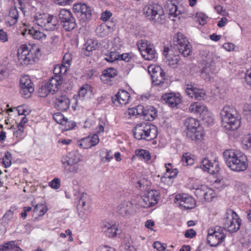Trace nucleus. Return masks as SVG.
I'll use <instances>...</instances> for the list:
<instances>
[{
    "label": "nucleus",
    "mask_w": 251,
    "mask_h": 251,
    "mask_svg": "<svg viewBox=\"0 0 251 251\" xmlns=\"http://www.w3.org/2000/svg\"><path fill=\"white\" fill-rule=\"evenodd\" d=\"M174 57L167 58L168 65L173 66L176 64L179 60V53L181 54L184 57L188 56L192 52V46L186 37L180 32L175 34L173 37Z\"/></svg>",
    "instance_id": "f257e3e1"
},
{
    "label": "nucleus",
    "mask_w": 251,
    "mask_h": 251,
    "mask_svg": "<svg viewBox=\"0 0 251 251\" xmlns=\"http://www.w3.org/2000/svg\"><path fill=\"white\" fill-rule=\"evenodd\" d=\"M223 157L227 166L233 171L243 172L248 168L247 156L239 151L226 150L223 152Z\"/></svg>",
    "instance_id": "f03ea898"
},
{
    "label": "nucleus",
    "mask_w": 251,
    "mask_h": 251,
    "mask_svg": "<svg viewBox=\"0 0 251 251\" xmlns=\"http://www.w3.org/2000/svg\"><path fill=\"white\" fill-rule=\"evenodd\" d=\"M222 124L227 132L237 130L241 125L240 114L233 106H225L220 112Z\"/></svg>",
    "instance_id": "7ed1b4c3"
},
{
    "label": "nucleus",
    "mask_w": 251,
    "mask_h": 251,
    "mask_svg": "<svg viewBox=\"0 0 251 251\" xmlns=\"http://www.w3.org/2000/svg\"><path fill=\"white\" fill-rule=\"evenodd\" d=\"M200 56L204 64L201 74L205 73L206 75L210 76L218 72L219 69L215 64L219 61V55L207 50H201L200 51Z\"/></svg>",
    "instance_id": "20e7f679"
},
{
    "label": "nucleus",
    "mask_w": 251,
    "mask_h": 251,
    "mask_svg": "<svg viewBox=\"0 0 251 251\" xmlns=\"http://www.w3.org/2000/svg\"><path fill=\"white\" fill-rule=\"evenodd\" d=\"M39 51L40 49L36 46L23 45L18 50V60L23 65L32 64L38 60Z\"/></svg>",
    "instance_id": "39448f33"
},
{
    "label": "nucleus",
    "mask_w": 251,
    "mask_h": 251,
    "mask_svg": "<svg viewBox=\"0 0 251 251\" xmlns=\"http://www.w3.org/2000/svg\"><path fill=\"white\" fill-rule=\"evenodd\" d=\"M186 127L187 137L192 140L201 141L203 139L204 132L200 122L193 118H187L184 123Z\"/></svg>",
    "instance_id": "423d86ee"
},
{
    "label": "nucleus",
    "mask_w": 251,
    "mask_h": 251,
    "mask_svg": "<svg viewBox=\"0 0 251 251\" xmlns=\"http://www.w3.org/2000/svg\"><path fill=\"white\" fill-rule=\"evenodd\" d=\"M134 137L138 140L151 141L157 135V127L152 125L146 123L138 124L133 129Z\"/></svg>",
    "instance_id": "0eeeda50"
},
{
    "label": "nucleus",
    "mask_w": 251,
    "mask_h": 251,
    "mask_svg": "<svg viewBox=\"0 0 251 251\" xmlns=\"http://www.w3.org/2000/svg\"><path fill=\"white\" fill-rule=\"evenodd\" d=\"M146 18L154 24H162L165 22V15L162 7L158 4L146 5L143 9Z\"/></svg>",
    "instance_id": "6e6552de"
},
{
    "label": "nucleus",
    "mask_w": 251,
    "mask_h": 251,
    "mask_svg": "<svg viewBox=\"0 0 251 251\" xmlns=\"http://www.w3.org/2000/svg\"><path fill=\"white\" fill-rule=\"evenodd\" d=\"M241 222V220L233 210L227 209L223 219V227L226 231L235 232L239 229Z\"/></svg>",
    "instance_id": "1a4fd4ad"
},
{
    "label": "nucleus",
    "mask_w": 251,
    "mask_h": 251,
    "mask_svg": "<svg viewBox=\"0 0 251 251\" xmlns=\"http://www.w3.org/2000/svg\"><path fill=\"white\" fill-rule=\"evenodd\" d=\"M226 236V230L223 227H211L208 230L207 242L211 247H216L224 241Z\"/></svg>",
    "instance_id": "9d476101"
},
{
    "label": "nucleus",
    "mask_w": 251,
    "mask_h": 251,
    "mask_svg": "<svg viewBox=\"0 0 251 251\" xmlns=\"http://www.w3.org/2000/svg\"><path fill=\"white\" fill-rule=\"evenodd\" d=\"M58 18L60 25L65 31H71L76 27L75 19L70 10L61 9L59 11Z\"/></svg>",
    "instance_id": "9b49d317"
},
{
    "label": "nucleus",
    "mask_w": 251,
    "mask_h": 251,
    "mask_svg": "<svg viewBox=\"0 0 251 251\" xmlns=\"http://www.w3.org/2000/svg\"><path fill=\"white\" fill-rule=\"evenodd\" d=\"M62 78L61 75L52 76L46 84L43 86L40 91L41 97H44L49 94H53L58 90V86L61 84Z\"/></svg>",
    "instance_id": "f8f14e48"
},
{
    "label": "nucleus",
    "mask_w": 251,
    "mask_h": 251,
    "mask_svg": "<svg viewBox=\"0 0 251 251\" xmlns=\"http://www.w3.org/2000/svg\"><path fill=\"white\" fill-rule=\"evenodd\" d=\"M174 202L182 209H191L196 205L195 199L186 194H178L174 199Z\"/></svg>",
    "instance_id": "ddd939ff"
},
{
    "label": "nucleus",
    "mask_w": 251,
    "mask_h": 251,
    "mask_svg": "<svg viewBox=\"0 0 251 251\" xmlns=\"http://www.w3.org/2000/svg\"><path fill=\"white\" fill-rule=\"evenodd\" d=\"M73 11L80 21L84 22L90 20L92 16L91 8L85 3H76L73 5Z\"/></svg>",
    "instance_id": "4468645a"
},
{
    "label": "nucleus",
    "mask_w": 251,
    "mask_h": 251,
    "mask_svg": "<svg viewBox=\"0 0 251 251\" xmlns=\"http://www.w3.org/2000/svg\"><path fill=\"white\" fill-rule=\"evenodd\" d=\"M159 193L154 189L149 190L141 197L139 203L142 207L149 208L156 204L158 200Z\"/></svg>",
    "instance_id": "2eb2a0df"
},
{
    "label": "nucleus",
    "mask_w": 251,
    "mask_h": 251,
    "mask_svg": "<svg viewBox=\"0 0 251 251\" xmlns=\"http://www.w3.org/2000/svg\"><path fill=\"white\" fill-rule=\"evenodd\" d=\"M189 111L194 113L199 114L202 116V120L210 125L213 123V119L209 117V113L206 106L199 102H195L190 105L189 108Z\"/></svg>",
    "instance_id": "dca6fc26"
},
{
    "label": "nucleus",
    "mask_w": 251,
    "mask_h": 251,
    "mask_svg": "<svg viewBox=\"0 0 251 251\" xmlns=\"http://www.w3.org/2000/svg\"><path fill=\"white\" fill-rule=\"evenodd\" d=\"M20 93L24 98H29L34 91V84L28 75L22 76L20 81Z\"/></svg>",
    "instance_id": "f3484780"
},
{
    "label": "nucleus",
    "mask_w": 251,
    "mask_h": 251,
    "mask_svg": "<svg viewBox=\"0 0 251 251\" xmlns=\"http://www.w3.org/2000/svg\"><path fill=\"white\" fill-rule=\"evenodd\" d=\"M201 166L203 170L211 174L218 173L220 169L218 161L215 159L209 160L207 157H205L201 160Z\"/></svg>",
    "instance_id": "a211bd4d"
},
{
    "label": "nucleus",
    "mask_w": 251,
    "mask_h": 251,
    "mask_svg": "<svg viewBox=\"0 0 251 251\" xmlns=\"http://www.w3.org/2000/svg\"><path fill=\"white\" fill-rule=\"evenodd\" d=\"M70 100L66 95L57 94L54 101V107L61 111H66L70 107Z\"/></svg>",
    "instance_id": "6ab92c4d"
},
{
    "label": "nucleus",
    "mask_w": 251,
    "mask_h": 251,
    "mask_svg": "<svg viewBox=\"0 0 251 251\" xmlns=\"http://www.w3.org/2000/svg\"><path fill=\"white\" fill-rule=\"evenodd\" d=\"M130 98V94L127 91L121 90L112 97V101L115 106H122L129 102Z\"/></svg>",
    "instance_id": "aec40b11"
},
{
    "label": "nucleus",
    "mask_w": 251,
    "mask_h": 251,
    "mask_svg": "<svg viewBox=\"0 0 251 251\" xmlns=\"http://www.w3.org/2000/svg\"><path fill=\"white\" fill-rule=\"evenodd\" d=\"M116 211L123 217H128L133 212V205L129 201H122L117 206Z\"/></svg>",
    "instance_id": "412c9836"
},
{
    "label": "nucleus",
    "mask_w": 251,
    "mask_h": 251,
    "mask_svg": "<svg viewBox=\"0 0 251 251\" xmlns=\"http://www.w3.org/2000/svg\"><path fill=\"white\" fill-rule=\"evenodd\" d=\"M161 99L172 107H176L181 102L179 93H166L162 96Z\"/></svg>",
    "instance_id": "4be33fe9"
},
{
    "label": "nucleus",
    "mask_w": 251,
    "mask_h": 251,
    "mask_svg": "<svg viewBox=\"0 0 251 251\" xmlns=\"http://www.w3.org/2000/svg\"><path fill=\"white\" fill-rule=\"evenodd\" d=\"M63 167L78 164L80 161L78 154L75 151H72L63 155L61 159Z\"/></svg>",
    "instance_id": "5701e85b"
},
{
    "label": "nucleus",
    "mask_w": 251,
    "mask_h": 251,
    "mask_svg": "<svg viewBox=\"0 0 251 251\" xmlns=\"http://www.w3.org/2000/svg\"><path fill=\"white\" fill-rule=\"evenodd\" d=\"M185 92L190 97L198 100H203L205 96V92L203 89H198L191 84L187 85Z\"/></svg>",
    "instance_id": "b1692460"
},
{
    "label": "nucleus",
    "mask_w": 251,
    "mask_h": 251,
    "mask_svg": "<svg viewBox=\"0 0 251 251\" xmlns=\"http://www.w3.org/2000/svg\"><path fill=\"white\" fill-rule=\"evenodd\" d=\"M100 141L98 135L94 134L92 136H87L81 139L79 141V146L83 149H89L95 146Z\"/></svg>",
    "instance_id": "393cba45"
},
{
    "label": "nucleus",
    "mask_w": 251,
    "mask_h": 251,
    "mask_svg": "<svg viewBox=\"0 0 251 251\" xmlns=\"http://www.w3.org/2000/svg\"><path fill=\"white\" fill-rule=\"evenodd\" d=\"M97 44V42L92 39L85 40L82 48L84 54L87 56H90L92 51L96 49Z\"/></svg>",
    "instance_id": "a878e982"
},
{
    "label": "nucleus",
    "mask_w": 251,
    "mask_h": 251,
    "mask_svg": "<svg viewBox=\"0 0 251 251\" xmlns=\"http://www.w3.org/2000/svg\"><path fill=\"white\" fill-rule=\"evenodd\" d=\"M165 73L164 70H161L159 73L151 75L152 82L154 85L167 86V83L164 82Z\"/></svg>",
    "instance_id": "bb28decb"
},
{
    "label": "nucleus",
    "mask_w": 251,
    "mask_h": 251,
    "mask_svg": "<svg viewBox=\"0 0 251 251\" xmlns=\"http://www.w3.org/2000/svg\"><path fill=\"white\" fill-rule=\"evenodd\" d=\"M145 60H155L157 58V53L156 52L154 46L149 44V47L141 54Z\"/></svg>",
    "instance_id": "cd10ccee"
},
{
    "label": "nucleus",
    "mask_w": 251,
    "mask_h": 251,
    "mask_svg": "<svg viewBox=\"0 0 251 251\" xmlns=\"http://www.w3.org/2000/svg\"><path fill=\"white\" fill-rule=\"evenodd\" d=\"M19 18V13L18 10L12 7L10 9L9 15L6 17V23L10 26L15 25Z\"/></svg>",
    "instance_id": "c85d7f7f"
},
{
    "label": "nucleus",
    "mask_w": 251,
    "mask_h": 251,
    "mask_svg": "<svg viewBox=\"0 0 251 251\" xmlns=\"http://www.w3.org/2000/svg\"><path fill=\"white\" fill-rule=\"evenodd\" d=\"M90 205V197L86 193H83L79 198L77 205L78 210H87Z\"/></svg>",
    "instance_id": "c756f323"
},
{
    "label": "nucleus",
    "mask_w": 251,
    "mask_h": 251,
    "mask_svg": "<svg viewBox=\"0 0 251 251\" xmlns=\"http://www.w3.org/2000/svg\"><path fill=\"white\" fill-rule=\"evenodd\" d=\"M79 166L78 163L69 166H65L63 169L65 177L67 178L74 177L78 172Z\"/></svg>",
    "instance_id": "7c9ffc66"
},
{
    "label": "nucleus",
    "mask_w": 251,
    "mask_h": 251,
    "mask_svg": "<svg viewBox=\"0 0 251 251\" xmlns=\"http://www.w3.org/2000/svg\"><path fill=\"white\" fill-rule=\"evenodd\" d=\"M50 16L46 13L38 14L34 16V21L36 24L44 28Z\"/></svg>",
    "instance_id": "2f4dec72"
},
{
    "label": "nucleus",
    "mask_w": 251,
    "mask_h": 251,
    "mask_svg": "<svg viewBox=\"0 0 251 251\" xmlns=\"http://www.w3.org/2000/svg\"><path fill=\"white\" fill-rule=\"evenodd\" d=\"M144 118L146 121H153L157 116V110L154 107L148 105L146 107Z\"/></svg>",
    "instance_id": "473e14b6"
},
{
    "label": "nucleus",
    "mask_w": 251,
    "mask_h": 251,
    "mask_svg": "<svg viewBox=\"0 0 251 251\" xmlns=\"http://www.w3.org/2000/svg\"><path fill=\"white\" fill-rule=\"evenodd\" d=\"M131 58V55L129 53L117 54L116 52L111 51V63H113L115 61L118 60H123L128 62L130 61Z\"/></svg>",
    "instance_id": "72a5a7b5"
},
{
    "label": "nucleus",
    "mask_w": 251,
    "mask_h": 251,
    "mask_svg": "<svg viewBox=\"0 0 251 251\" xmlns=\"http://www.w3.org/2000/svg\"><path fill=\"white\" fill-rule=\"evenodd\" d=\"M59 26V24L57 18L51 15L44 28L46 30H54L58 29Z\"/></svg>",
    "instance_id": "f704fd0d"
},
{
    "label": "nucleus",
    "mask_w": 251,
    "mask_h": 251,
    "mask_svg": "<svg viewBox=\"0 0 251 251\" xmlns=\"http://www.w3.org/2000/svg\"><path fill=\"white\" fill-rule=\"evenodd\" d=\"M27 34L30 35L33 38L38 40H43L46 38V34L44 32L36 30L33 27L26 30Z\"/></svg>",
    "instance_id": "c9c22d12"
},
{
    "label": "nucleus",
    "mask_w": 251,
    "mask_h": 251,
    "mask_svg": "<svg viewBox=\"0 0 251 251\" xmlns=\"http://www.w3.org/2000/svg\"><path fill=\"white\" fill-rule=\"evenodd\" d=\"M193 155L189 152L184 153L181 157V162L183 166H191L194 163Z\"/></svg>",
    "instance_id": "e433bc0d"
},
{
    "label": "nucleus",
    "mask_w": 251,
    "mask_h": 251,
    "mask_svg": "<svg viewBox=\"0 0 251 251\" xmlns=\"http://www.w3.org/2000/svg\"><path fill=\"white\" fill-rule=\"evenodd\" d=\"M110 30V26L105 23L101 24L96 29V33L98 36L104 37L108 35Z\"/></svg>",
    "instance_id": "4c0bfd02"
},
{
    "label": "nucleus",
    "mask_w": 251,
    "mask_h": 251,
    "mask_svg": "<svg viewBox=\"0 0 251 251\" xmlns=\"http://www.w3.org/2000/svg\"><path fill=\"white\" fill-rule=\"evenodd\" d=\"M166 174L165 177L170 178H174L177 175L178 171L176 169H171L172 164L171 163L166 164Z\"/></svg>",
    "instance_id": "58836bf2"
},
{
    "label": "nucleus",
    "mask_w": 251,
    "mask_h": 251,
    "mask_svg": "<svg viewBox=\"0 0 251 251\" xmlns=\"http://www.w3.org/2000/svg\"><path fill=\"white\" fill-rule=\"evenodd\" d=\"M241 145L244 149L251 148V134L249 133L242 137Z\"/></svg>",
    "instance_id": "ea45409f"
},
{
    "label": "nucleus",
    "mask_w": 251,
    "mask_h": 251,
    "mask_svg": "<svg viewBox=\"0 0 251 251\" xmlns=\"http://www.w3.org/2000/svg\"><path fill=\"white\" fill-rule=\"evenodd\" d=\"M100 78L103 84L109 85L110 82V68H108L102 71Z\"/></svg>",
    "instance_id": "a19ab883"
},
{
    "label": "nucleus",
    "mask_w": 251,
    "mask_h": 251,
    "mask_svg": "<svg viewBox=\"0 0 251 251\" xmlns=\"http://www.w3.org/2000/svg\"><path fill=\"white\" fill-rule=\"evenodd\" d=\"M48 208L43 203H38L35 204L33 209V211L35 213H38L39 216L44 215L47 212Z\"/></svg>",
    "instance_id": "79ce46f5"
},
{
    "label": "nucleus",
    "mask_w": 251,
    "mask_h": 251,
    "mask_svg": "<svg viewBox=\"0 0 251 251\" xmlns=\"http://www.w3.org/2000/svg\"><path fill=\"white\" fill-rule=\"evenodd\" d=\"M136 153L137 156L140 158L143 159L146 161H148L151 159V154L150 152L143 149H141L136 151Z\"/></svg>",
    "instance_id": "37998d69"
},
{
    "label": "nucleus",
    "mask_w": 251,
    "mask_h": 251,
    "mask_svg": "<svg viewBox=\"0 0 251 251\" xmlns=\"http://www.w3.org/2000/svg\"><path fill=\"white\" fill-rule=\"evenodd\" d=\"M122 233V230L119 228V224L115 223L111 225V237H117Z\"/></svg>",
    "instance_id": "c03bdc74"
},
{
    "label": "nucleus",
    "mask_w": 251,
    "mask_h": 251,
    "mask_svg": "<svg viewBox=\"0 0 251 251\" xmlns=\"http://www.w3.org/2000/svg\"><path fill=\"white\" fill-rule=\"evenodd\" d=\"M205 189V192L204 193L203 198L205 200L210 201L215 197V194L213 193V191L212 189L206 187H204Z\"/></svg>",
    "instance_id": "a18cd8bd"
},
{
    "label": "nucleus",
    "mask_w": 251,
    "mask_h": 251,
    "mask_svg": "<svg viewBox=\"0 0 251 251\" xmlns=\"http://www.w3.org/2000/svg\"><path fill=\"white\" fill-rule=\"evenodd\" d=\"M14 241H11L0 245V251H11L12 247H14Z\"/></svg>",
    "instance_id": "49530a36"
},
{
    "label": "nucleus",
    "mask_w": 251,
    "mask_h": 251,
    "mask_svg": "<svg viewBox=\"0 0 251 251\" xmlns=\"http://www.w3.org/2000/svg\"><path fill=\"white\" fill-rule=\"evenodd\" d=\"M3 164L5 168H7L11 165V154L7 151L2 159Z\"/></svg>",
    "instance_id": "de8ad7c7"
},
{
    "label": "nucleus",
    "mask_w": 251,
    "mask_h": 251,
    "mask_svg": "<svg viewBox=\"0 0 251 251\" xmlns=\"http://www.w3.org/2000/svg\"><path fill=\"white\" fill-rule=\"evenodd\" d=\"M53 118L56 123L61 125H64L66 119L65 118L64 115L60 112L55 113L53 115Z\"/></svg>",
    "instance_id": "09e8293b"
},
{
    "label": "nucleus",
    "mask_w": 251,
    "mask_h": 251,
    "mask_svg": "<svg viewBox=\"0 0 251 251\" xmlns=\"http://www.w3.org/2000/svg\"><path fill=\"white\" fill-rule=\"evenodd\" d=\"M196 18L199 24L201 25H204L207 22L208 17L203 13H197Z\"/></svg>",
    "instance_id": "8fccbe9b"
},
{
    "label": "nucleus",
    "mask_w": 251,
    "mask_h": 251,
    "mask_svg": "<svg viewBox=\"0 0 251 251\" xmlns=\"http://www.w3.org/2000/svg\"><path fill=\"white\" fill-rule=\"evenodd\" d=\"M13 217V212L11 210H9L5 213L1 220L4 223L7 224L12 219Z\"/></svg>",
    "instance_id": "3c124183"
},
{
    "label": "nucleus",
    "mask_w": 251,
    "mask_h": 251,
    "mask_svg": "<svg viewBox=\"0 0 251 251\" xmlns=\"http://www.w3.org/2000/svg\"><path fill=\"white\" fill-rule=\"evenodd\" d=\"M243 113L248 120H251V104L246 103L244 105Z\"/></svg>",
    "instance_id": "603ef678"
},
{
    "label": "nucleus",
    "mask_w": 251,
    "mask_h": 251,
    "mask_svg": "<svg viewBox=\"0 0 251 251\" xmlns=\"http://www.w3.org/2000/svg\"><path fill=\"white\" fill-rule=\"evenodd\" d=\"M137 46L139 50L142 54V52L145 50L149 47V44L148 43V42L146 40H141L138 42Z\"/></svg>",
    "instance_id": "864d4df0"
},
{
    "label": "nucleus",
    "mask_w": 251,
    "mask_h": 251,
    "mask_svg": "<svg viewBox=\"0 0 251 251\" xmlns=\"http://www.w3.org/2000/svg\"><path fill=\"white\" fill-rule=\"evenodd\" d=\"M122 46L121 39L119 37L115 38L113 39L112 42V49H113V51L116 52V51L120 50Z\"/></svg>",
    "instance_id": "5fc2aeb1"
},
{
    "label": "nucleus",
    "mask_w": 251,
    "mask_h": 251,
    "mask_svg": "<svg viewBox=\"0 0 251 251\" xmlns=\"http://www.w3.org/2000/svg\"><path fill=\"white\" fill-rule=\"evenodd\" d=\"M60 179L58 178H54L49 183V186L52 189H58L60 187Z\"/></svg>",
    "instance_id": "6e6d98bb"
},
{
    "label": "nucleus",
    "mask_w": 251,
    "mask_h": 251,
    "mask_svg": "<svg viewBox=\"0 0 251 251\" xmlns=\"http://www.w3.org/2000/svg\"><path fill=\"white\" fill-rule=\"evenodd\" d=\"M72 61V55L70 53H66L63 58L62 63L71 66Z\"/></svg>",
    "instance_id": "4d7b16f0"
},
{
    "label": "nucleus",
    "mask_w": 251,
    "mask_h": 251,
    "mask_svg": "<svg viewBox=\"0 0 251 251\" xmlns=\"http://www.w3.org/2000/svg\"><path fill=\"white\" fill-rule=\"evenodd\" d=\"M204 187H206V186L201 185L200 187L195 188V194L197 197L203 198L205 191V189L203 188Z\"/></svg>",
    "instance_id": "13d9d810"
},
{
    "label": "nucleus",
    "mask_w": 251,
    "mask_h": 251,
    "mask_svg": "<svg viewBox=\"0 0 251 251\" xmlns=\"http://www.w3.org/2000/svg\"><path fill=\"white\" fill-rule=\"evenodd\" d=\"M100 156L101 158L102 162L109 161V152L107 150H102L100 152Z\"/></svg>",
    "instance_id": "bf43d9fd"
},
{
    "label": "nucleus",
    "mask_w": 251,
    "mask_h": 251,
    "mask_svg": "<svg viewBox=\"0 0 251 251\" xmlns=\"http://www.w3.org/2000/svg\"><path fill=\"white\" fill-rule=\"evenodd\" d=\"M64 125L65 126L66 130H69L76 126V123L73 121H68L66 119Z\"/></svg>",
    "instance_id": "052dcab7"
},
{
    "label": "nucleus",
    "mask_w": 251,
    "mask_h": 251,
    "mask_svg": "<svg viewBox=\"0 0 251 251\" xmlns=\"http://www.w3.org/2000/svg\"><path fill=\"white\" fill-rule=\"evenodd\" d=\"M153 246L154 248L157 249L158 251H164L166 247V244H162L159 241L155 242L153 244Z\"/></svg>",
    "instance_id": "680f3d73"
},
{
    "label": "nucleus",
    "mask_w": 251,
    "mask_h": 251,
    "mask_svg": "<svg viewBox=\"0 0 251 251\" xmlns=\"http://www.w3.org/2000/svg\"><path fill=\"white\" fill-rule=\"evenodd\" d=\"M8 41V36L6 32L3 29H0V42L5 43Z\"/></svg>",
    "instance_id": "e2e57ef3"
},
{
    "label": "nucleus",
    "mask_w": 251,
    "mask_h": 251,
    "mask_svg": "<svg viewBox=\"0 0 251 251\" xmlns=\"http://www.w3.org/2000/svg\"><path fill=\"white\" fill-rule=\"evenodd\" d=\"M161 70H162V68L160 66H150L148 68V71L150 73H152L151 75H154V74H156L157 73H159Z\"/></svg>",
    "instance_id": "0e129e2a"
},
{
    "label": "nucleus",
    "mask_w": 251,
    "mask_h": 251,
    "mask_svg": "<svg viewBox=\"0 0 251 251\" xmlns=\"http://www.w3.org/2000/svg\"><path fill=\"white\" fill-rule=\"evenodd\" d=\"M170 8V14L176 16L180 14V12L177 10V6L175 4H172Z\"/></svg>",
    "instance_id": "69168bd1"
},
{
    "label": "nucleus",
    "mask_w": 251,
    "mask_h": 251,
    "mask_svg": "<svg viewBox=\"0 0 251 251\" xmlns=\"http://www.w3.org/2000/svg\"><path fill=\"white\" fill-rule=\"evenodd\" d=\"M244 79L246 83L251 86V69L246 71Z\"/></svg>",
    "instance_id": "338daca9"
},
{
    "label": "nucleus",
    "mask_w": 251,
    "mask_h": 251,
    "mask_svg": "<svg viewBox=\"0 0 251 251\" xmlns=\"http://www.w3.org/2000/svg\"><path fill=\"white\" fill-rule=\"evenodd\" d=\"M90 87V86L86 84L85 86L82 87L78 91L79 97H84L87 92V89Z\"/></svg>",
    "instance_id": "774afa93"
}]
</instances>
